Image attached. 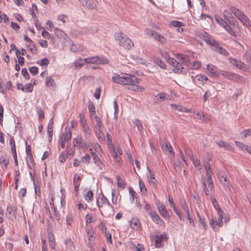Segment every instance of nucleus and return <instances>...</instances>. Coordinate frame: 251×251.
Here are the masks:
<instances>
[{"label": "nucleus", "instance_id": "nucleus-1", "mask_svg": "<svg viewBox=\"0 0 251 251\" xmlns=\"http://www.w3.org/2000/svg\"><path fill=\"white\" fill-rule=\"evenodd\" d=\"M112 81L116 83L124 85L129 86L133 83H140L141 79L133 75L126 73H121L120 75L115 74L112 77Z\"/></svg>", "mask_w": 251, "mask_h": 251}, {"label": "nucleus", "instance_id": "nucleus-2", "mask_svg": "<svg viewBox=\"0 0 251 251\" xmlns=\"http://www.w3.org/2000/svg\"><path fill=\"white\" fill-rule=\"evenodd\" d=\"M114 37L118 44L126 49H130L134 46L132 41L122 32H116Z\"/></svg>", "mask_w": 251, "mask_h": 251}, {"label": "nucleus", "instance_id": "nucleus-3", "mask_svg": "<svg viewBox=\"0 0 251 251\" xmlns=\"http://www.w3.org/2000/svg\"><path fill=\"white\" fill-rule=\"evenodd\" d=\"M215 19L216 22L223 27L230 35L236 37V32L235 31L234 26L228 25L227 21L223 19L219 16H215Z\"/></svg>", "mask_w": 251, "mask_h": 251}, {"label": "nucleus", "instance_id": "nucleus-4", "mask_svg": "<svg viewBox=\"0 0 251 251\" xmlns=\"http://www.w3.org/2000/svg\"><path fill=\"white\" fill-rule=\"evenodd\" d=\"M197 37L203 40L208 44L212 46L216 45V41L212 38L211 36L207 32L203 31H198L196 32Z\"/></svg>", "mask_w": 251, "mask_h": 251}, {"label": "nucleus", "instance_id": "nucleus-5", "mask_svg": "<svg viewBox=\"0 0 251 251\" xmlns=\"http://www.w3.org/2000/svg\"><path fill=\"white\" fill-rule=\"evenodd\" d=\"M84 61L86 63H92L97 64H106L108 63V60L103 57H100L99 56H93L85 58Z\"/></svg>", "mask_w": 251, "mask_h": 251}, {"label": "nucleus", "instance_id": "nucleus-6", "mask_svg": "<svg viewBox=\"0 0 251 251\" xmlns=\"http://www.w3.org/2000/svg\"><path fill=\"white\" fill-rule=\"evenodd\" d=\"M223 17L225 19V20L227 21V22L231 25L233 26H237L238 25V22L234 16L232 15V13L230 11L225 10L223 11Z\"/></svg>", "mask_w": 251, "mask_h": 251}, {"label": "nucleus", "instance_id": "nucleus-7", "mask_svg": "<svg viewBox=\"0 0 251 251\" xmlns=\"http://www.w3.org/2000/svg\"><path fill=\"white\" fill-rule=\"evenodd\" d=\"M169 63L173 66L175 68L173 69L174 73H178L179 71L181 73H184L183 67L180 63L177 62L174 59H169Z\"/></svg>", "mask_w": 251, "mask_h": 251}, {"label": "nucleus", "instance_id": "nucleus-8", "mask_svg": "<svg viewBox=\"0 0 251 251\" xmlns=\"http://www.w3.org/2000/svg\"><path fill=\"white\" fill-rule=\"evenodd\" d=\"M224 213H222V215H219V218L216 219V218H212V220L209 222V225L213 228V230H215L216 228V226H218V227H221L223 226V215Z\"/></svg>", "mask_w": 251, "mask_h": 251}, {"label": "nucleus", "instance_id": "nucleus-9", "mask_svg": "<svg viewBox=\"0 0 251 251\" xmlns=\"http://www.w3.org/2000/svg\"><path fill=\"white\" fill-rule=\"evenodd\" d=\"M81 5L90 10L97 7V1L95 0H78Z\"/></svg>", "mask_w": 251, "mask_h": 251}, {"label": "nucleus", "instance_id": "nucleus-10", "mask_svg": "<svg viewBox=\"0 0 251 251\" xmlns=\"http://www.w3.org/2000/svg\"><path fill=\"white\" fill-rule=\"evenodd\" d=\"M147 33L150 35L156 41H159L162 43H165L167 42V39L163 36L160 33L152 30H149Z\"/></svg>", "mask_w": 251, "mask_h": 251}, {"label": "nucleus", "instance_id": "nucleus-11", "mask_svg": "<svg viewBox=\"0 0 251 251\" xmlns=\"http://www.w3.org/2000/svg\"><path fill=\"white\" fill-rule=\"evenodd\" d=\"M228 60L232 65L236 66L240 69L245 70L247 69V65L239 60L232 57H229Z\"/></svg>", "mask_w": 251, "mask_h": 251}, {"label": "nucleus", "instance_id": "nucleus-12", "mask_svg": "<svg viewBox=\"0 0 251 251\" xmlns=\"http://www.w3.org/2000/svg\"><path fill=\"white\" fill-rule=\"evenodd\" d=\"M219 73L227 79L231 80H236L239 77V75L236 74L226 71H220Z\"/></svg>", "mask_w": 251, "mask_h": 251}, {"label": "nucleus", "instance_id": "nucleus-13", "mask_svg": "<svg viewBox=\"0 0 251 251\" xmlns=\"http://www.w3.org/2000/svg\"><path fill=\"white\" fill-rule=\"evenodd\" d=\"M73 144L74 147H76L78 150L83 149L85 146V144L83 141L82 137L79 136L73 139Z\"/></svg>", "mask_w": 251, "mask_h": 251}, {"label": "nucleus", "instance_id": "nucleus-14", "mask_svg": "<svg viewBox=\"0 0 251 251\" xmlns=\"http://www.w3.org/2000/svg\"><path fill=\"white\" fill-rule=\"evenodd\" d=\"M167 237L165 233L162 234L160 235H156L153 240L155 243V247L156 248H160L162 247V242L166 240Z\"/></svg>", "mask_w": 251, "mask_h": 251}, {"label": "nucleus", "instance_id": "nucleus-15", "mask_svg": "<svg viewBox=\"0 0 251 251\" xmlns=\"http://www.w3.org/2000/svg\"><path fill=\"white\" fill-rule=\"evenodd\" d=\"M157 209L159 211L160 214L165 219L169 220L170 219V216L168 215V212L163 204H160L157 205Z\"/></svg>", "mask_w": 251, "mask_h": 251}, {"label": "nucleus", "instance_id": "nucleus-16", "mask_svg": "<svg viewBox=\"0 0 251 251\" xmlns=\"http://www.w3.org/2000/svg\"><path fill=\"white\" fill-rule=\"evenodd\" d=\"M149 215L151 216L152 221L157 224L162 225L164 223L163 220L155 212H150Z\"/></svg>", "mask_w": 251, "mask_h": 251}, {"label": "nucleus", "instance_id": "nucleus-17", "mask_svg": "<svg viewBox=\"0 0 251 251\" xmlns=\"http://www.w3.org/2000/svg\"><path fill=\"white\" fill-rule=\"evenodd\" d=\"M202 176L204 177V180L206 181V184H207L208 188L211 191L214 188V184L210 174H205V176L202 175Z\"/></svg>", "mask_w": 251, "mask_h": 251}, {"label": "nucleus", "instance_id": "nucleus-18", "mask_svg": "<svg viewBox=\"0 0 251 251\" xmlns=\"http://www.w3.org/2000/svg\"><path fill=\"white\" fill-rule=\"evenodd\" d=\"M130 226L133 229L138 230L140 229L141 226V223L139 220L137 218H133L130 221Z\"/></svg>", "mask_w": 251, "mask_h": 251}, {"label": "nucleus", "instance_id": "nucleus-19", "mask_svg": "<svg viewBox=\"0 0 251 251\" xmlns=\"http://www.w3.org/2000/svg\"><path fill=\"white\" fill-rule=\"evenodd\" d=\"M229 10L238 19L244 14L240 10L233 6H230Z\"/></svg>", "mask_w": 251, "mask_h": 251}, {"label": "nucleus", "instance_id": "nucleus-20", "mask_svg": "<svg viewBox=\"0 0 251 251\" xmlns=\"http://www.w3.org/2000/svg\"><path fill=\"white\" fill-rule=\"evenodd\" d=\"M162 148L164 152H169L172 155H175V152L169 143H165L162 145Z\"/></svg>", "mask_w": 251, "mask_h": 251}, {"label": "nucleus", "instance_id": "nucleus-21", "mask_svg": "<svg viewBox=\"0 0 251 251\" xmlns=\"http://www.w3.org/2000/svg\"><path fill=\"white\" fill-rule=\"evenodd\" d=\"M212 46L215 47V51L218 52L220 54L227 56L228 55V53L227 51L224 48H223L221 46H220L219 44L216 42V45H212Z\"/></svg>", "mask_w": 251, "mask_h": 251}, {"label": "nucleus", "instance_id": "nucleus-22", "mask_svg": "<svg viewBox=\"0 0 251 251\" xmlns=\"http://www.w3.org/2000/svg\"><path fill=\"white\" fill-rule=\"evenodd\" d=\"M106 203L108 204L109 205H111L107 199L103 195H102L100 199L97 200V205L99 207H102L103 205Z\"/></svg>", "mask_w": 251, "mask_h": 251}, {"label": "nucleus", "instance_id": "nucleus-23", "mask_svg": "<svg viewBox=\"0 0 251 251\" xmlns=\"http://www.w3.org/2000/svg\"><path fill=\"white\" fill-rule=\"evenodd\" d=\"M65 244L66 246L67 250L68 251H75V246L74 242L71 239H68L65 241Z\"/></svg>", "mask_w": 251, "mask_h": 251}, {"label": "nucleus", "instance_id": "nucleus-24", "mask_svg": "<svg viewBox=\"0 0 251 251\" xmlns=\"http://www.w3.org/2000/svg\"><path fill=\"white\" fill-rule=\"evenodd\" d=\"M207 69L212 76H217V68L212 64H208L206 66Z\"/></svg>", "mask_w": 251, "mask_h": 251}, {"label": "nucleus", "instance_id": "nucleus-25", "mask_svg": "<svg viewBox=\"0 0 251 251\" xmlns=\"http://www.w3.org/2000/svg\"><path fill=\"white\" fill-rule=\"evenodd\" d=\"M244 25L250 27L251 26V22L249 19L245 14L238 19Z\"/></svg>", "mask_w": 251, "mask_h": 251}, {"label": "nucleus", "instance_id": "nucleus-26", "mask_svg": "<svg viewBox=\"0 0 251 251\" xmlns=\"http://www.w3.org/2000/svg\"><path fill=\"white\" fill-rule=\"evenodd\" d=\"M93 160L95 163L99 167L100 170H102V166H103L102 164L100 159L98 156L95 153L92 152Z\"/></svg>", "mask_w": 251, "mask_h": 251}, {"label": "nucleus", "instance_id": "nucleus-27", "mask_svg": "<svg viewBox=\"0 0 251 251\" xmlns=\"http://www.w3.org/2000/svg\"><path fill=\"white\" fill-rule=\"evenodd\" d=\"M212 202L213 206L217 210L218 215L221 216L222 213H224V211L220 208L219 204L215 198L212 199Z\"/></svg>", "mask_w": 251, "mask_h": 251}, {"label": "nucleus", "instance_id": "nucleus-28", "mask_svg": "<svg viewBox=\"0 0 251 251\" xmlns=\"http://www.w3.org/2000/svg\"><path fill=\"white\" fill-rule=\"evenodd\" d=\"M7 216L12 219V218H15L16 216L14 211V209L12 206L10 204H8L7 206Z\"/></svg>", "mask_w": 251, "mask_h": 251}, {"label": "nucleus", "instance_id": "nucleus-29", "mask_svg": "<svg viewBox=\"0 0 251 251\" xmlns=\"http://www.w3.org/2000/svg\"><path fill=\"white\" fill-rule=\"evenodd\" d=\"M139 83H133V84H131L128 86V89L134 91H142L144 89L137 85Z\"/></svg>", "mask_w": 251, "mask_h": 251}, {"label": "nucleus", "instance_id": "nucleus-30", "mask_svg": "<svg viewBox=\"0 0 251 251\" xmlns=\"http://www.w3.org/2000/svg\"><path fill=\"white\" fill-rule=\"evenodd\" d=\"M46 84L48 86L51 87L52 88H56V84L54 80L50 76H48L46 78Z\"/></svg>", "mask_w": 251, "mask_h": 251}, {"label": "nucleus", "instance_id": "nucleus-31", "mask_svg": "<svg viewBox=\"0 0 251 251\" xmlns=\"http://www.w3.org/2000/svg\"><path fill=\"white\" fill-rule=\"evenodd\" d=\"M216 144L219 147H224L227 150H231L232 149L231 146L226 142L220 141L217 142Z\"/></svg>", "mask_w": 251, "mask_h": 251}, {"label": "nucleus", "instance_id": "nucleus-32", "mask_svg": "<svg viewBox=\"0 0 251 251\" xmlns=\"http://www.w3.org/2000/svg\"><path fill=\"white\" fill-rule=\"evenodd\" d=\"M197 216L198 218L199 222L200 223L201 225L202 226L204 229L206 230L207 227V224H206V223L204 218L201 216L200 214L198 212L197 213Z\"/></svg>", "mask_w": 251, "mask_h": 251}, {"label": "nucleus", "instance_id": "nucleus-33", "mask_svg": "<svg viewBox=\"0 0 251 251\" xmlns=\"http://www.w3.org/2000/svg\"><path fill=\"white\" fill-rule=\"evenodd\" d=\"M153 62L156 65L159 66L161 68L163 69H166V65L165 63L163 61H162L160 58H156L154 59Z\"/></svg>", "mask_w": 251, "mask_h": 251}, {"label": "nucleus", "instance_id": "nucleus-34", "mask_svg": "<svg viewBox=\"0 0 251 251\" xmlns=\"http://www.w3.org/2000/svg\"><path fill=\"white\" fill-rule=\"evenodd\" d=\"M54 34L59 38H62L65 35V32L61 29L55 27L54 30Z\"/></svg>", "mask_w": 251, "mask_h": 251}, {"label": "nucleus", "instance_id": "nucleus-35", "mask_svg": "<svg viewBox=\"0 0 251 251\" xmlns=\"http://www.w3.org/2000/svg\"><path fill=\"white\" fill-rule=\"evenodd\" d=\"M170 106L172 108H173L176 110H177L178 111H180V112H185L186 111V108L184 107L181 106L180 105L170 104Z\"/></svg>", "mask_w": 251, "mask_h": 251}, {"label": "nucleus", "instance_id": "nucleus-36", "mask_svg": "<svg viewBox=\"0 0 251 251\" xmlns=\"http://www.w3.org/2000/svg\"><path fill=\"white\" fill-rule=\"evenodd\" d=\"M116 178L117 180V185L119 187L121 188H125L126 186L125 182L122 180L121 177L119 176H116Z\"/></svg>", "mask_w": 251, "mask_h": 251}, {"label": "nucleus", "instance_id": "nucleus-37", "mask_svg": "<svg viewBox=\"0 0 251 251\" xmlns=\"http://www.w3.org/2000/svg\"><path fill=\"white\" fill-rule=\"evenodd\" d=\"M36 63L42 66L47 67L49 64V61L47 58L38 60Z\"/></svg>", "mask_w": 251, "mask_h": 251}, {"label": "nucleus", "instance_id": "nucleus-38", "mask_svg": "<svg viewBox=\"0 0 251 251\" xmlns=\"http://www.w3.org/2000/svg\"><path fill=\"white\" fill-rule=\"evenodd\" d=\"M73 221V216L72 213H68L66 216V222L68 226H71Z\"/></svg>", "mask_w": 251, "mask_h": 251}, {"label": "nucleus", "instance_id": "nucleus-39", "mask_svg": "<svg viewBox=\"0 0 251 251\" xmlns=\"http://www.w3.org/2000/svg\"><path fill=\"white\" fill-rule=\"evenodd\" d=\"M147 177L149 183L155 184L157 182L154 174H149Z\"/></svg>", "mask_w": 251, "mask_h": 251}, {"label": "nucleus", "instance_id": "nucleus-40", "mask_svg": "<svg viewBox=\"0 0 251 251\" xmlns=\"http://www.w3.org/2000/svg\"><path fill=\"white\" fill-rule=\"evenodd\" d=\"M95 133L97 138L99 139H103L104 138V136L101 130V128H96L95 130Z\"/></svg>", "mask_w": 251, "mask_h": 251}, {"label": "nucleus", "instance_id": "nucleus-41", "mask_svg": "<svg viewBox=\"0 0 251 251\" xmlns=\"http://www.w3.org/2000/svg\"><path fill=\"white\" fill-rule=\"evenodd\" d=\"M251 135V129H246L241 132L240 137L241 138L244 139L249 136Z\"/></svg>", "mask_w": 251, "mask_h": 251}, {"label": "nucleus", "instance_id": "nucleus-42", "mask_svg": "<svg viewBox=\"0 0 251 251\" xmlns=\"http://www.w3.org/2000/svg\"><path fill=\"white\" fill-rule=\"evenodd\" d=\"M83 127V130L85 136H89L91 135L92 131L90 129L89 126L87 125L84 126H82Z\"/></svg>", "mask_w": 251, "mask_h": 251}, {"label": "nucleus", "instance_id": "nucleus-43", "mask_svg": "<svg viewBox=\"0 0 251 251\" xmlns=\"http://www.w3.org/2000/svg\"><path fill=\"white\" fill-rule=\"evenodd\" d=\"M133 122L137 126L138 130L142 131L143 130V127L140 121L138 119H135Z\"/></svg>", "mask_w": 251, "mask_h": 251}, {"label": "nucleus", "instance_id": "nucleus-44", "mask_svg": "<svg viewBox=\"0 0 251 251\" xmlns=\"http://www.w3.org/2000/svg\"><path fill=\"white\" fill-rule=\"evenodd\" d=\"M191 161L193 162V165L196 168L201 166L200 161L195 156H191Z\"/></svg>", "mask_w": 251, "mask_h": 251}, {"label": "nucleus", "instance_id": "nucleus-45", "mask_svg": "<svg viewBox=\"0 0 251 251\" xmlns=\"http://www.w3.org/2000/svg\"><path fill=\"white\" fill-rule=\"evenodd\" d=\"M93 197V193L91 190L88 191L87 194L85 196V200L88 201H91Z\"/></svg>", "mask_w": 251, "mask_h": 251}, {"label": "nucleus", "instance_id": "nucleus-46", "mask_svg": "<svg viewBox=\"0 0 251 251\" xmlns=\"http://www.w3.org/2000/svg\"><path fill=\"white\" fill-rule=\"evenodd\" d=\"M24 92H31L33 91V85L31 83H28L24 86Z\"/></svg>", "mask_w": 251, "mask_h": 251}, {"label": "nucleus", "instance_id": "nucleus-47", "mask_svg": "<svg viewBox=\"0 0 251 251\" xmlns=\"http://www.w3.org/2000/svg\"><path fill=\"white\" fill-rule=\"evenodd\" d=\"M160 54L162 55V56L165 59V60L167 61L168 63L169 59H173V58L170 57L169 53L167 51L161 50Z\"/></svg>", "mask_w": 251, "mask_h": 251}, {"label": "nucleus", "instance_id": "nucleus-48", "mask_svg": "<svg viewBox=\"0 0 251 251\" xmlns=\"http://www.w3.org/2000/svg\"><path fill=\"white\" fill-rule=\"evenodd\" d=\"M91 157L88 154H86L81 158V162L84 164H87L90 162Z\"/></svg>", "mask_w": 251, "mask_h": 251}, {"label": "nucleus", "instance_id": "nucleus-49", "mask_svg": "<svg viewBox=\"0 0 251 251\" xmlns=\"http://www.w3.org/2000/svg\"><path fill=\"white\" fill-rule=\"evenodd\" d=\"M171 25L172 26L176 27H179L184 26V24L182 22L177 21H173L171 22Z\"/></svg>", "mask_w": 251, "mask_h": 251}, {"label": "nucleus", "instance_id": "nucleus-50", "mask_svg": "<svg viewBox=\"0 0 251 251\" xmlns=\"http://www.w3.org/2000/svg\"><path fill=\"white\" fill-rule=\"evenodd\" d=\"M202 187H203V191H204V193L206 195H209L210 191L206 187V181L204 180L203 176H202Z\"/></svg>", "mask_w": 251, "mask_h": 251}, {"label": "nucleus", "instance_id": "nucleus-51", "mask_svg": "<svg viewBox=\"0 0 251 251\" xmlns=\"http://www.w3.org/2000/svg\"><path fill=\"white\" fill-rule=\"evenodd\" d=\"M139 184L140 191L141 192H142L143 193L146 192L147 189H146L145 185L144 183L141 179H140L139 181Z\"/></svg>", "mask_w": 251, "mask_h": 251}, {"label": "nucleus", "instance_id": "nucleus-52", "mask_svg": "<svg viewBox=\"0 0 251 251\" xmlns=\"http://www.w3.org/2000/svg\"><path fill=\"white\" fill-rule=\"evenodd\" d=\"M30 73L33 75H35L38 74V69L36 66H33L29 68Z\"/></svg>", "mask_w": 251, "mask_h": 251}, {"label": "nucleus", "instance_id": "nucleus-53", "mask_svg": "<svg viewBox=\"0 0 251 251\" xmlns=\"http://www.w3.org/2000/svg\"><path fill=\"white\" fill-rule=\"evenodd\" d=\"M166 95L164 93H160L156 96V100L157 101H160L165 99Z\"/></svg>", "mask_w": 251, "mask_h": 251}, {"label": "nucleus", "instance_id": "nucleus-54", "mask_svg": "<svg viewBox=\"0 0 251 251\" xmlns=\"http://www.w3.org/2000/svg\"><path fill=\"white\" fill-rule=\"evenodd\" d=\"M88 109L91 115H94V114H95V107L94 105L92 103H91L89 104Z\"/></svg>", "mask_w": 251, "mask_h": 251}, {"label": "nucleus", "instance_id": "nucleus-55", "mask_svg": "<svg viewBox=\"0 0 251 251\" xmlns=\"http://www.w3.org/2000/svg\"><path fill=\"white\" fill-rule=\"evenodd\" d=\"M181 206L182 208L186 213L189 211L188 206L185 201H183L181 202Z\"/></svg>", "mask_w": 251, "mask_h": 251}, {"label": "nucleus", "instance_id": "nucleus-56", "mask_svg": "<svg viewBox=\"0 0 251 251\" xmlns=\"http://www.w3.org/2000/svg\"><path fill=\"white\" fill-rule=\"evenodd\" d=\"M95 121L96 123V128H101L102 126V123L100 118L97 116H96Z\"/></svg>", "mask_w": 251, "mask_h": 251}, {"label": "nucleus", "instance_id": "nucleus-57", "mask_svg": "<svg viewBox=\"0 0 251 251\" xmlns=\"http://www.w3.org/2000/svg\"><path fill=\"white\" fill-rule=\"evenodd\" d=\"M187 219L189 221L190 225H192L193 227H195V223L193 219L190 215L189 211L186 213Z\"/></svg>", "mask_w": 251, "mask_h": 251}, {"label": "nucleus", "instance_id": "nucleus-58", "mask_svg": "<svg viewBox=\"0 0 251 251\" xmlns=\"http://www.w3.org/2000/svg\"><path fill=\"white\" fill-rule=\"evenodd\" d=\"M101 92V89L100 87L96 88L95 92L94 93V96L96 99H99L100 98V94Z\"/></svg>", "mask_w": 251, "mask_h": 251}, {"label": "nucleus", "instance_id": "nucleus-59", "mask_svg": "<svg viewBox=\"0 0 251 251\" xmlns=\"http://www.w3.org/2000/svg\"><path fill=\"white\" fill-rule=\"evenodd\" d=\"M21 73L24 76V77L27 80L30 78V76L27 72V71L26 68H23L22 70Z\"/></svg>", "mask_w": 251, "mask_h": 251}, {"label": "nucleus", "instance_id": "nucleus-60", "mask_svg": "<svg viewBox=\"0 0 251 251\" xmlns=\"http://www.w3.org/2000/svg\"><path fill=\"white\" fill-rule=\"evenodd\" d=\"M220 181L222 183H224V182H226L227 179V176L224 174H219L218 175Z\"/></svg>", "mask_w": 251, "mask_h": 251}, {"label": "nucleus", "instance_id": "nucleus-61", "mask_svg": "<svg viewBox=\"0 0 251 251\" xmlns=\"http://www.w3.org/2000/svg\"><path fill=\"white\" fill-rule=\"evenodd\" d=\"M211 96V93L209 90L206 91L203 95V100L204 102L207 101Z\"/></svg>", "mask_w": 251, "mask_h": 251}, {"label": "nucleus", "instance_id": "nucleus-62", "mask_svg": "<svg viewBox=\"0 0 251 251\" xmlns=\"http://www.w3.org/2000/svg\"><path fill=\"white\" fill-rule=\"evenodd\" d=\"M196 77L198 78V80H201L202 81L203 83L204 81H206L208 80V77L205 75H197Z\"/></svg>", "mask_w": 251, "mask_h": 251}, {"label": "nucleus", "instance_id": "nucleus-63", "mask_svg": "<svg viewBox=\"0 0 251 251\" xmlns=\"http://www.w3.org/2000/svg\"><path fill=\"white\" fill-rule=\"evenodd\" d=\"M42 36L46 39H50L51 38L52 39V38H51V35L46 30H43L41 33Z\"/></svg>", "mask_w": 251, "mask_h": 251}, {"label": "nucleus", "instance_id": "nucleus-64", "mask_svg": "<svg viewBox=\"0 0 251 251\" xmlns=\"http://www.w3.org/2000/svg\"><path fill=\"white\" fill-rule=\"evenodd\" d=\"M28 47L32 53L34 54L37 53V49L34 45L29 44Z\"/></svg>", "mask_w": 251, "mask_h": 251}]
</instances>
